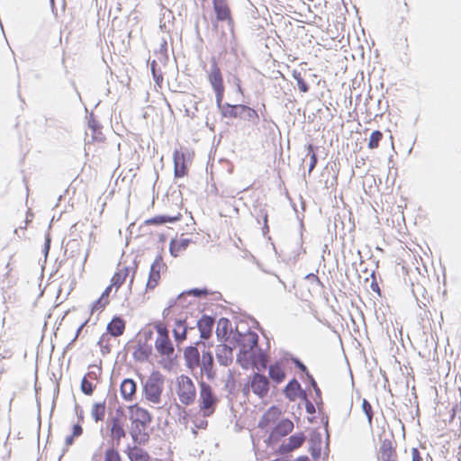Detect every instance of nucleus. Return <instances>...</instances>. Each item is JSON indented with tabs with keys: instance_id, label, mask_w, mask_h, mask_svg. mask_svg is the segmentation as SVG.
I'll return each mask as SVG.
<instances>
[{
	"instance_id": "obj_1",
	"label": "nucleus",
	"mask_w": 461,
	"mask_h": 461,
	"mask_svg": "<svg viewBox=\"0 0 461 461\" xmlns=\"http://www.w3.org/2000/svg\"><path fill=\"white\" fill-rule=\"evenodd\" d=\"M221 115L223 118L240 119L250 122L257 125L259 122V116L256 110L246 104H230L229 103L221 102V106H217Z\"/></svg>"
},
{
	"instance_id": "obj_2",
	"label": "nucleus",
	"mask_w": 461,
	"mask_h": 461,
	"mask_svg": "<svg viewBox=\"0 0 461 461\" xmlns=\"http://www.w3.org/2000/svg\"><path fill=\"white\" fill-rule=\"evenodd\" d=\"M164 375L159 371H153L145 382H142V393L153 403H159L163 392Z\"/></svg>"
},
{
	"instance_id": "obj_3",
	"label": "nucleus",
	"mask_w": 461,
	"mask_h": 461,
	"mask_svg": "<svg viewBox=\"0 0 461 461\" xmlns=\"http://www.w3.org/2000/svg\"><path fill=\"white\" fill-rule=\"evenodd\" d=\"M200 387L199 407L203 417H210L215 411L218 399L211 385L203 380L198 382Z\"/></svg>"
},
{
	"instance_id": "obj_4",
	"label": "nucleus",
	"mask_w": 461,
	"mask_h": 461,
	"mask_svg": "<svg viewBox=\"0 0 461 461\" xmlns=\"http://www.w3.org/2000/svg\"><path fill=\"white\" fill-rule=\"evenodd\" d=\"M207 79L215 94L216 106H221V102L223 101L224 97L225 86L221 70L214 59H212L210 69L207 72Z\"/></svg>"
},
{
	"instance_id": "obj_5",
	"label": "nucleus",
	"mask_w": 461,
	"mask_h": 461,
	"mask_svg": "<svg viewBox=\"0 0 461 461\" xmlns=\"http://www.w3.org/2000/svg\"><path fill=\"white\" fill-rule=\"evenodd\" d=\"M177 395L180 402L185 405L194 402L196 395L195 386L187 375H181L177 377Z\"/></svg>"
},
{
	"instance_id": "obj_6",
	"label": "nucleus",
	"mask_w": 461,
	"mask_h": 461,
	"mask_svg": "<svg viewBox=\"0 0 461 461\" xmlns=\"http://www.w3.org/2000/svg\"><path fill=\"white\" fill-rule=\"evenodd\" d=\"M294 429L293 421L288 419H283L276 423V425L271 430L268 438L266 439V443L268 447H274V446L283 438L291 433Z\"/></svg>"
},
{
	"instance_id": "obj_7",
	"label": "nucleus",
	"mask_w": 461,
	"mask_h": 461,
	"mask_svg": "<svg viewBox=\"0 0 461 461\" xmlns=\"http://www.w3.org/2000/svg\"><path fill=\"white\" fill-rule=\"evenodd\" d=\"M162 251H159L156 256L154 261L151 263L149 279L147 282V289H154L159 282L160 273L167 269V264L164 262Z\"/></svg>"
},
{
	"instance_id": "obj_8",
	"label": "nucleus",
	"mask_w": 461,
	"mask_h": 461,
	"mask_svg": "<svg viewBox=\"0 0 461 461\" xmlns=\"http://www.w3.org/2000/svg\"><path fill=\"white\" fill-rule=\"evenodd\" d=\"M128 410L130 413L129 419L132 424H140L143 429H146L151 423L152 415L148 410L140 407L138 403L129 406Z\"/></svg>"
},
{
	"instance_id": "obj_9",
	"label": "nucleus",
	"mask_w": 461,
	"mask_h": 461,
	"mask_svg": "<svg viewBox=\"0 0 461 461\" xmlns=\"http://www.w3.org/2000/svg\"><path fill=\"white\" fill-rule=\"evenodd\" d=\"M199 367V375L201 380H203V375H205L209 381H212L216 377L213 355L210 350L203 351Z\"/></svg>"
},
{
	"instance_id": "obj_10",
	"label": "nucleus",
	"mask_w": 461,
	"mask_h": 461,
	"mask_svg": "<svg viewBox=\"0 0 461 461\" xmlns=\"http://www.w3.org/2000/svg\"><path fill=\"white\" fill-rule=\"evenodd\" d=\"M249 385L252 392L257 394L259 398L267 396L269 391V381L265 375L256 372L251 376Z\"/></svg>"
},
{
	"instance_id": "obj_11",
	"label": "nucleus",
	"mask_w": 461,
	"mask_h": 461,
	"mask_svg": "<svg viewBox=\"0 0 461 461\" xmlns=\"http://www.w3.org/2000/svg\"><path fill=\"white\" fill-rule=\"evenodd\" d=\"M305 440L306 436L303 432L294 433L289 437L287 443H283L279 446L277 453L279 455H287L302 447Z\"/></svg>"
},
{
	"instance_id": "obj_12",
	"label": "nucleus",
	"mask_w": 461,
	"mask_h": 461,
	"mask_svg": "<svg viewBox=\"0 0 461 461\" xmlns=\"http://www.w3.org/2000/svg\"><path fill=\"white\" fill-rule=\"evenodd\" d=\"M184 358L186 366L191 370L192 374L196 377L194 371L200 366V353L196 346H188L184 350Z\"/></svg>"
},
{
	"instance_id": "obj_13",
	"label": "nucleus",
	"mask_w": 461,
	"mask_h": 461,
	"mask_svg": "<svg viewBox=\"0 0 461 461\" xmlns=\"http://www.w3.org/2000/svg\"><path fill=\"white\" fill-rule=\"evenodd\" d=\"M255 350H250L248 347H242L240 348L236 361L243 369H249V367L255 368Z\"/></svg>"
},
{
	"instance_id": "obj_14",
	"label": "nucleus",
	"mask_w": 461,
	"mask_h": 461,
	"mask_svg": "<svg viewBox=\"0 0 461 461\" xmlns=\"http://www.w3.org/2000/svg\"><path fill=\"white\" fill-rule=\"evenodd\" d=\"M284 393L289 401H295L297 398H306V392L302 388L301 384L295 379H291L284 388Z\"/></svg>"
},
{
	"instance_id": "obj_15",
	"label": "nucleus",
	"mask_w": 461,
	"mask_h": 461,
	"mask_svg": "<svg viewBox=\"0 0 461 461\" xmlns=\"http://www.w3.org/2000/svg\"><path fill=\"white\" fill-rule=\"evenodd\" d=\"M215 320L213 317L203 314L200 320L197 321V328L200 331V337L203 339H208L212 335Z\"/></svg>"
},
{
	"instance_id": "obj_16",
	"label": "nucleus",
	"mask_w": 461,
	"mask_h": 461,
	"mask_svg": "<svg viewBox=\"0 0 461 461\" xmlns=\"http://www.w3.org/2000/svg\"><path fill=\"white\" fill-rule=\"evenodd\" d=\"M322 436L321 433L313 429L310 433L309 438V451L314 460L321 457V455Z\"/></svg>"
},
{
	"instance_id": "obj_17",
	"label": "nucleus",
	"mask_w": 461,
	"mask_h": 461,
	"mask_svg": "<svg viewBox=\"0 0 461 461\" xmlns=\"http://www.w3.org/2000/svg\"><path fill=\"white\" fill-rule=\"evenodd\" d=\"M216 17L219 21H227L229 26L232 27L233 20L230 16V10L225 0H212Z\"/></svg>"
},
{
	"instance_id": "obj_18",
	"label": "nucleus",
	"mask_w": 461,
	"mask_h": 461,
	"mask_svg": "<svg viewBox=\"0 0 461 461\" xmlns=\"http://www.w3.org/2000/svg\"><path fill=\"white\" fill-rule=\"evenodd\" d=\"M155 348L161 356H166L168 359L174 357L175 348L169 337L157 338Z\"/></svg>"
},
{
	"instance_id": "obj_19",
	"label": "nucleus",
	"mask_w": 461,
	"mask_h": 461,
	"mask_svg": "<svg viewBox=\"0 0 461 461\" xmlns=\"http://www.w3.org/2000/svg\"><path fill=\"white\" fill-rule=\"evenodd\" d=\"M137 383L131 378H125L120 385L122 397L128 402L133 401L136 395Z\"/></svg>"
},
{
	"instance_id": "obj_20",
	"label": "nucleus",
	"mask_w": 461,
	"mask_h": 461,
	"mask_svg": "<svg viewBox=\"0 0 461 461\" xmlns=\"http://www.w3.org/2000/svg\"><path fill=\"white\" fill-rule=\"evenodd\" d=\"M126 327V321L122 316H113L112 321L107 324V332L116 338L123 334Z\"/></svg>"
},
{
	"instance_id": "obj_21",
	"label": "nucleus",
	"mask_w": 461,
	"mask_h": 461,
	"mask_svg": "<svg viewBox=\"0 0 461 461\" xmlns=\"http://www.w3.org/2000/svg\"><path fill=\"white\" fill-rule=\"evenodd\" d=\"M215 332L219 341L228 340L232 332L230 321L225 317L220 318Z\"/></svg>"
},
{
	"instance_id": "obj_22",
	"label": "nucleus",
	"mask_w": 461,
	"mask_h": 461,
	"mask_svg": "<svg viewBox=\"0 0 461 461\" xmlns=\"http://www.w3.org/2000/svg\"><path fill=\"white\" fill-rule=\"evenodd\" d=\"M280 413L281 412L276 406H271L258 420V427L264 429L267 425L276 422Z\"/></svg>"
},
{
	"instance_id": "obj_23",
	"label": "nucleus",
	"mask_w": 461,
	"mask_h": 461,
	"mask_svg": "<svg viewBox=\"0 0 461 461\" xmlns=\"http://www.w3.org/2000/svg\"><path fill=\"white\" fill-rule=\"evenodd\" d=\"M216 357L220 365L229 366L232 361V348L227 345L217 346Z\"/></svg>"
},
{
	"instance_id": "obj_24",
	"label": "nucleus",
	"mask_w": 461,
	"mask_h": 461,
	"mask_svg": "<svg viewBox=\"0 0 461 461\" xmlns=\"http://www.w3.org/2000/svg\"><path fill=\"white\" fill-rule=\"evenodd\" d=\"M125 452L131 461H148L149 458L148 452L137 446L128 445Z\"/></svg>"
},
{
	"instance_id": "obj_25",
	"label": "nucleus",
	"mask_w": 461,
	"mask_h": 461,
	"mask_svg": "<svg viewBox=\"0 0 461 461\" xmlns=\"http://www.w3.org/2000/svg\"><path fill=\"white\" fill-rule=\"evenodd\" d=\"M268 376L276 384H280L285 379V372L282 365L278 362L268 367Z\"/></svg>"
},
{
	"instance_id": "obj_26",
	"label": "nucleus",
	"mask_w": 461,
	"mask_h": 461,
	"mask_svg": "<svg viewBox=\"0 0 461 461\" xmlns=\"http://www.w3.org/2000/svg\"><path fill=\"white\" fill-rule=\"evenodd\" d=\"M192 242V240L190 239H181V240H171L169 243V253L172 257L176 258L178 256V253L180 251L185 250L190 243Z\"/></svg>"
},
{
	"instance_id": "obj_27",
	"label": "nucleus",
	"mask_w": 461,
	"mask_h": 461,
	"mask_svg": "<svg viewBox=\"0 0 461 461\" xmlns=\"http://www.w3.org/2000/svg\"><path fill=\"white\" fill-rule=\"evenodd\" d=\"M181 219V214L178 213L176 216L169 215H158L150 218L145 221L146 224L163 225L165 223H174Z\"/></svg>"
},
{
	"instance_id": "obj_28",
	"label": "nucleus",
	"mask_w": 461,
	"mask_h": 461,
	"mask_svg": "<svg viewBox=\"0 0 461 461\" xmlns=\"http://www.w3.org/2000/svg\"><path fill=\"white\" fill-rule=\"evenodd\" d=\"M130 267H125L122 269H119L114 273L111 279V285L116 288V291L122 286V285L125 282L126 277L129 276Z\"/></svg>"
},
{
	"instance_id": "obj_29",
	"label": "nucleus",
	"mask_w": 461,
	"mask_h": 461,
	"mask_svg": "<svg viewBox=\"0 0 461 461\" xmlns=\"http://www.w3.org/2000/svg\"><path fill=\"white\" fill-rule=\"evenodd\" d=\"M174 174L176 178L183 177L187 174V167L184 158L180 160L176 151L174 153Z\"/></svg>"
},
{
	"instance_id": "obj_30",
	"label": "nucleus",
	"mask_w": 461,
	"mask_h": 461,
	"mask_svg": "<svg viewBox=\"0 0 461 461\" xmlns=\"http://www.w3.org/2000/svg\"><path fill=\"white\" fill-rule=\"evenodd\" d=\"M105 415V401L102 402H95L93 404L91 416L95 420V422L101 421L104 420Z\"/></svg>"
},
{
	"instance_id": "obj_31",
	"label": "nucleus",
	"mask_w": 461,
	"mask_h": 461,
	"mask_svg": "<svg viewBox=\"0 0 461 461\" xmlns=\"http://www.w3.org/2000/svg\"><path fill=\"white\" fill-rule=\"evenodd\" d=\"M80 253V243L77 240L73 239L70 240L66 246L64 255L68 256V259L69 258H75L76 255H79Z\"/></svg>"
},
{
	"instance_id": "obj_32",
	"label": "nucleus",
	"mask_w": 461,
	"mask_h": 461,
	"mask_svg": "<svg viewBox=\"0 0 461 461\" xmlns=\"http://www.w3.org/2000/svg\"><path fill=\"white\" fill-rule=\"evenodd\" d=\"M110 437L111 439L108 441L109 445L119 447L122 438L126 437V430L124 428L115 430L112 429Z\"/></svg>"
},
{
	"instance_id": "obj_33",
	"label": "nucleus",
	"mask_w": 461,
	"mask_h": 461,
	"mask_svg": "<svg viewBox=\"0 0 461 461\" xmlns=\"http://www.w3.org/2000/svg\"><path fill=\"white\" fill-rule=\"evenodd\" d=\"M151 351H152L151 346L139 344V347H138L137 350L133 353V355H134V357L136 360L144 361V360L148 359V357L151 354Z\"/></svg>"
},
{
	"instance_id": "obj_34",
	"label": "nucleus",
	"mask_w": 461,
	"mask_h": 461,
	"mask_svg": "<svg viewBox=\"0 0 461 461\" xmlns=\"http://www.w3.org/2000/svg\"><path fill=\"white\" fill-rule=\"evenodd\" d=\"M209 294L206 288H193L185 292H182L176 298L177 301H181L186 295H193L194 297H205Z\"/></svg>"
},
{
	"instance_id": "obj_35",
	"label": "nucleus",
	"mask_w": 461,
	"mask_h": 461,
	"mask_svg": "<svg viewBox=\"0 0 461 461\" xmlns=\"http://www.w3.org/2000/svg\"><path fill=\"white\" fill-rule=\"evenodd\" d=\"M244 339H246L245 341L248 343V348H250V350H255L258 348V335L256 332L248 330Z\"/></svg>"
},
{
	"instance_id": "obj_36",
	"label": "nucleus",
	"mask_w": 461,
	"mask_h": 461,
	"mask_svg": "<svg viewBox=\"0 0 461 461\" xmlns=\"http://www.w3.org/2000/svg\"><path fill=\"white\" fill-rule=\"evenodd\" d=\"M292 77L296 81L298 88L302 93H307L310 90V86L303 78L301 72L294 70Z\"/></svg>"
},
{
	"instance_id": "obj_37",
	"label": "nucleus",
	"mask_w": 461,
	"mask_h": 461,
	"mask_svg": "<svg viewBox=\"0 0 461 461\" xmlns=\"http://www.w3.org/2000/svg\"><path fill=\"white\" fill-rule=\"evenodd\" d=\"M95 387L96 385L93 384L92 380L87 379V377H83L80 384V389L84 394L87 396L92 395L94 393Z\"/></svg>"
},
{
	"instance_id": "obj_38",
	"label": "nucleus",
	"mask_w": 461,
	"mask_h": 461,
	"mask_svg": "<svg viewBox=\"0 0 461 461\" xmlns=\"http://www.w3.org/2000/svg\"><path fill=\"white\" fill-rule=\"evenodd\" d=\"M361 408L363 412L366 416L369 426L372 427L374 411L371 403L366 398L362 400Z\"/></svg>"
},
{
	"instance_id": "obj_39",
	"label": "nucleus",
	"mask_w": 461,
	"mask_h": 461,
	"mask_svg": "<svg viewBox=\"0 0 461 461\" xmlns=\"http://www.w3.org/2000/svg\"><path fill=\"white\" fill-rule=\"evenodd\" d=\"M104 461H122L117 447L110 446L104 452Z\"/></svg>"
},
{
	"instance_id": "obj_40",
	"label": "nucleus",
	"mask_w": 461,
	"mask_h": 461,
	"mask_svg": "<svg viewBox=\"0 0 461 461\" xmlns=\"http://www.w3.org/2000/svg\"><path fill=\"white\" fill-rule=\"evenodd\" d=\"M284 358L286 360H291L294 366L298 368L302 373L308 374L309 370L307 366L298 357L290 353H285Z\"/></svg>"
},
{
	"instance_id": "obj_41",
	"label": "nucleus",
	"mask_w": 461,
	"mask_h": 461,
	"mask_svg": "<svg viewBox=\"0 0 461 461\" xmlns=\"http://www.w3.org/2000/svg\"><path fill=\"white\" fill-rule=\"evenodd\" d=\"M227 82L229 85L234 86L236 88V92L243 95V88L241 86V80L240 78L233 73H230L227 77Z\"/></svg>"
},
{
	"instance_id": "obj_42",
	"label": "nucleus",
	"mask_w": 461,
	"mask_h": 461,
	"mask_svg": "<svg viewBox=\"0 0 461 461\" xmlns=\"http://www.w3.org/2000/svg\"><path fill=\"white\" fill-rule=\"evenodd\" d=\"M383 139L382 131L376 130L371 132L368 141V148L371 149H376L379 146V142Z\"/></svg>"
},
{
	"instance_id": "obj_43",
	"label": "nucleus",
	"mask_w": 461,
	"mask_h": 461,
	"mask_svg": "<svg viewBox=\"0 0 461 461\" xmlns=\"http://www.w3.org/2000/svg\"><path fill=\"white\" fill-rule=\"evenodd\" d=\"M306 149L310 154V159H311L309 168H308V174H311L318 163V157H317V154L314 152L316 148L312 144H308L306 146Z\"/></svg>"
},
{
	"instance_id": "obj_44",
	"label": "nucleus",
	"mask_w": 461,
	"mask_h": 461,
	"mask_svg": "<svg viewBox=\"0 0 461 461\" xmlns=\"http://www.w3.org/2000/svg\"><path fill=\"white\" fill-rule=\"evenodd\" d=\"M255 351H256V356H255L256 366H255V367L258 368V370L265 368L266 367V354H265V352L260 348H257L255 349Z\"/></svg>"
},
{
	"instance_id": "obj_45",
	"label": "nucleus",
	"mask_w": 461,
	"mask_h": 461,
	"mask_svg": "<svg viewBox=\"0 0 461 461\" xmlns=\"http://www.w3.org/2000/svg\"><path fill=\"white\" fill-rule=\"evenodd\" d=\"M108 341H109V338H107V336L105 334H103L97 342L98 346L100 347L101 352L104 356H105L111 352V347H110Z\"/></svg>"
},
{
	"instance_id": "obj_46",
	"label": "nucleus",
	"mask_w": 461,
	"mask_h": 461,
	"mask_svg": "<svg viewBox=\"0 0 461 461\" xmlns=\"http://www.w3.org/2000/svg\"><path fill=\"white\" fill-rule=\"evenodd\" d=\"M260 217L263 219V222H264L262 231H263V234L266 235L269 231V227L267 224V217H268L267 212L264 209H259L258 212L256 216V219H257V221L258 224L260 223V220H259Z\"/></svg>"
},
{
	"instance_id": "obj_47",
	"label": "nucleus",
	"mask_w": 461,
	"mask_h": 461,
	"mask_svg": "<svg viewBox=\"0 0 461 461\" xmlns=\"http://www.w3.org/2000/svg\"><path fill=\"white\" fill-rule=\"evenodd\" d=\"M188 327H184L180 331L179 329L174 328L173 336L176 343H182L186 339Z\"/></svg>"
},
{
	"instance_id": "obj_48",
	"label": "nucleus",
	"mask_w": 461,
	"mask_h": 461,
	"mask_svg": "<svg viewBox=\"0 0 461 461\" xmlns=\"http://www.w3.org/2000/svg\"><path fill=\"white\" fill-rule=\"evenodd\" d=\"M245 337L246 332L236 330L233 334V340L240 348L248 347V343L245 341L246 339H244Z\"/></svg>"
},
{
	"instance_id": "obj_49",
	"label": "nucleus",
	"mask_w": 461,
	"mask_h": 461,
	"mask_svg": "<svg viewBox=\"0 0 461 461\" xmlns=\"http://www.w3.org/2000/svg\"><path fill=\"white\" fill-rule=\"evenodd\" d=\"M149 440V434L146 431L142 432V434H140L137 436V438H133L132 441L135 444V446H144L146 445Z\"/></svg>"
},
{
	"instance_id": "obj_50",
	"label": "nucleus",
	"mask_w": 461,
	"mask_h": 461,
	"mask_svg": "<svg viewBox=\"0 0 461 461\" xmlns=\"http://www.w3.org/2000/svg\"><path fill=\"white\" fill-rule=\"evenodd\" d=\"M109 303V301L104 300L102 297H99L95 300L91 306V313L98 310H104L105 306Z\"/></svg>"
},
{
	"instance_id": "obj_51",
	"label": "nucleus",
	"mask_w": 461,
	"mask_h": 461,
	"mask_svg": "<svg viewBox=\"0 0 461 461\" xmlns=\"http://www.w3.org/2000/svg\"><path fill=\"white\" fill-rule=\"evenodd\" d=\"M89 367H94L95 368V370H93V371H88L84 377H87V379H90V380H97L99 378V376L101 375L102 374V368L101 366H89Z\"/></svg>"
},
{
	"instance_id": "obj_52",
	"label": "nucleus",
	"mask_w": 461,
	"mask_h": 461,
	"mask_svg": "<svg viewBox=\"0 0 461 461\" xmlns=\"http://www.w3.org/2000/svg\"><path fill=\"white\" fill-rule=\"evenodd\" d=\"M156 331L158 332V338L169 337V331L166 325L161 322H157L155 324Z\"/></svg>"
},
{
	"instance_id": "obj_53",
	"label": "nucleus",
	"mask_w": 461,
	"mask_h": 461,
	"mask_svg": "<svg viewBox=\"0 0 461 461\" xmlns=\"http://www.w3.org/2000/svg\"><path fill=\"white\" fill-rule=\"evenodd\" d=\"M77 438L76 436H73L71 433L65 438V447L62 449V453L59 457V461L62 458V456L65 455V453L68 451V447L72 446L75 442V439Z\"/></svg>"
},
{
	"instance_id": "obj_54",
	"label": "nucleus",
	"mask_w": 461,
	"mask_h": 461,
	"mask_svg": "<svg viewBox=\"0 0 461 461\" xmlns=\"http://www.w3.org/2000/svg\"><path fill=\"white\" fill-rule=\"evenodd\" d=\"M50 245H51V237H50V232L48 231V232H46L45 237H44V246H43V250H42L45 259L47 258V257L49 255V252L50 249Z\"/></svg>"
},
{
	"instance_id": "obj_55",
	"label": "nucleus",
	"mask_w": 461,
	"mask_h": 461,
	"mask_svg": "<svg viewBox=\"0 0 461 461\" xmlns=\"http://www.w3.org/2000/svg\"><path fill=\"white\" fill-rule=\"evenodd\" d=\"M123 428H124L123 422L122 421V420L119 417L114 416L111 419L110 431L112 429L115 430V429H123Z\"/></svg>"
},
{
	"instance_id": "obj_56",
	"label": "nucleus",
	"mask_w": 461,
	"mask_h": 461,
	"mask_svg": "<svg viewBox=\"0 0 461 461\" xmlns=\"http://www.w3.org/2000/svg\"><path fill=\"white\" fill-rule=\"evenodd\" d=\"M393 450H395V449L393 447V443L390 439L385 438L382 441V444L380 447V453L392 452Z\"/></svg>"
},
{
	"instance_id": "obj_57",
	"label": "nucleus",
	"mask_w": 461,
	"mask_h": 461,
	"mask_svg": "<svg viewBox=\"0 0 461 461\" xmlns=\"http://www.w3.org/2000/svg\"><path fill=\"white\" fill-rule=\"evenodd\" d=\"M145 429H142L141 425L140 424H132V427L130 430V435L131 437V438H137V436H139L140 434H142V432H144Z\"/></svg>"
},
{
	"instance_id": "obj_58",
	"label": "nucleus",
	"mask_w": 461,
	"mask_h": 461,
	"mask_svg": "<svg viewBox=\"0 0 461 461\" xmlns=\"http://www.w3.org/2000/svg\"><path fill=\"white\" fill-rule=\"evenodd\" d=\"M88 127L93 130L94 132L100 129L99 122L95 120L93 113H90L88 118Z\"/></svg>"
},
{
	"instance_id": "obj_59",
	"label": "nucleus",
	"mask_w": 461,
	"mask_h": 461,
	"mask_svg": "<svg viewBox=\"0 0 461 461\" xmlns=\"http://www.w3.org/2000/svg\"><path fill=\"white\" fill-rule=\"evenodd\" d=\"M370 276L372 277V282H371V285H370L371 289L374 292H375L379 296H381V290H380V287L378 285V283L375 280V272L373 271L371 273Z\"/></svg>"
},
{
	"instance_id": "obj_60",
	"label": "nucleus",
	"mask_w": 461,
	"mask_h": 461,
	"mask_svg": "<svg viewBox=\"0 0 461 461\" xmlns=\"http://www.w3.org/2000/svg\"><path fill=\"white\" fill-rule=\"evenodd\" d=\"M156 66H157V62L155 60H153L151 63V71L153 74V78L157 84H159L160 82H162L163 77L160 73L159 74L157 73Z\"/></svg>"
},
{
	"instance_id": "obj_61",
	"label": "nucleus",
	"mask_w": 461,
	"mask_h": 461,
	"mask_svg": "<svg viewBox=\"0 0 461 461\" xmlns=\"http://www.w3.org/2000/svg\"><path fill=\"white\" fill-rule=\"evenodd\" d=\"M302 400L304 401V402H305L306 412L309 414H314L316 411L314 404L308 399L307 396H306V398H303Z\"/></svg>"
},
{
	"instance_id": "obj_62",
	"label": "nucleus",
	"mask_w": 461,
	"mask_h": 461,
	"mask_svg": "<svg viewBox=\"0 0 461 461\" xmlns=\"http://www.w3.org/2000/svg\"><path fill=\"white\" fill-rule=\"evenodd\" d=\"M395 450L392 452H384L380 453L381 461H392L394 457H396Z\"/></svg>"
},
{
	"instance_id": "obj_63",
	"label": "nucleus",
	"mask_w": 461,
	"mask_h": 461,
	"mask_svg": "<svg viewBox=\"0 0 461 461\" xmlns=\"http://www.w3.org/2000/svg\"><path fill=\"white\" fill-rule=\"evenodd\" d=\"M71 433L73 434V436L79 438L83 434L82 425L79 422L73 424Z\"/></svg>"
},
{
	"instance_id": "obj_64",
	"label": "nucleus",
	"mask_w": 461,
	"mask_h": 461,
	"mask_svg": "<svg viewBox=\"0 0 461 461\" xmlns=\"http://www.w3.org/2000/svg\"><path fill=\"white\" fill-rule=\"evenodd\" d=\"M411 461H422V457L417 447L411 448Z\"/></svg>"
}]
</instances>
